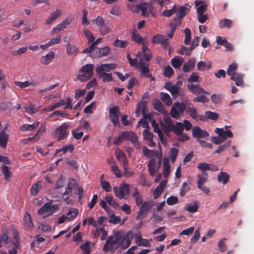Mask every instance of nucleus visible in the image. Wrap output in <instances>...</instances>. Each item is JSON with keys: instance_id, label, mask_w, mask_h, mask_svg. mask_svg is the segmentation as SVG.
Listing matches in <instances>:
<instances>
[{"instance_id": "nucleus-1", "label": "nucleus", "mask_w": 254, "mask_h": 254, "mask_svg": "<svg viewBox=\"0 0 254 254\" xmlns=\"http://www.w3.org/2000/svg\"><path fill=\"white\" fill-rule=\"evenodd\" d=\"M133 237V233L128 231L126 234L122 232L115 233L114 236H110L104 246L106 251H115L118 249L125 250L128 248Z\"/></svg>"}, {"instance_id": "nucleus-2", "label": "nucleus", "mask_w": 254, "mask_h": 254, "mask_svg": "<svg viewBox=\"0 0 254 254\" xmlns=\"http://www.w3.org/2000/svg\"><path fill=\"white\" fill-rule=\"evenodd\" d=\"M137 57L139 59V61L137 58L131 59L129 61L130 64L136 66L140 71L141 75L146 77L149 76V63L144 60L142 53L140 52L138 54Z\"/></svg>"}, {"instance_id": "nucleus-3", "label": "nucleus", "mask_w": 254, "mask_h": 254, "mask_svg": "<svg viewBox=\"0 0 254 254\" xmlns=\"http://www.w3.org/2000/svg\"><path fill=\"white\" fill-rule=\"evenodd\" d=\"M79 72L82 73L78 75L76 78L79 79L81 81H85L90 79L94 75L93 64H87L83 66L79 70Z\"/></svg>"}, {"instance_id": "nucleus-4", "label": "nucleus", "mask_w": 254, "mask_h": 254, "mask_svg": "<svg viewBox=\"0 0 254 254\" xmlns=\"http://www.w3.org/2000/svg\"><path fill=\"white\" fill-rule=\"evenodd\" d=\"M129 185L123 183L119 187H114L113 190L115 195L117 197L120 199H127L129 193Z\"/></svg>"}, {"instance_id": "nucleus-5", "label": "nucleus", "mask_w": 254, "mask_h": 254, "mask_svg": "<svg viewBox=\"0 0 254 254\" xmlns=\"http://www.w3.org/2000/svg\"><path fill=\"white\" fill-rule=\"evenodd\" d=\"M127 7L131 11L134 12L139 13L141 11L142 15L144 16H148L150 10V5L147 2H143L136 5H133L132 3H129L127 4Z\"/></svg>"}, {"instance_id": "nucleus-6", "label": "nucleus", "mask_w": 254, "mask_h": 254, "mask_svg": "<svg viewBox=\"0 0 254 254\" xmlns=\"http://www.w3.org/2000/svg\"><path fill=\"white\" fill-rule=\"evenodd\" d=\"M162 157L160 154L157 159L151 158L147 164L148 170L150 175L153 177L157 173L161 165Z\"/></svg>"}, {"instance_id": "nucleus-7", "label": "nucleus", "mask_w": 254, "mask_h": 254, "mask_svg": "<svg viewBox=\"0 0 254 254\" xmlns=\"http://www.w3.org/2000/svg\"><path fill=\"white\" fill-rule=\"evenodd\" d=\"M68 127L69 126L67 123H63L57 127L56 130L52 132V134L58 140L64 139L67 136L69 132L68 130Z\"/></svg>"}, {"instance_id": "nucleus-8", "label": "nucleus", "mask_w": 254, "mask_h": 254, "mask_svg": "<svg viewBox=\"0 0 254 254\" xmlns=\"http://www.w3.org/2000/svg\"><path fill=\"white\" fill-rule=\"evenodd\" d=\"M141 204L140 210L136 215L137 219H142L147 214L153 205V201H145Z\"/></svg>"}, {"instance_id": "nucleus-9", "label": "nucleus", "mask_w": 254, "mask_h": 254, "mask_svg": "<svg viewBox=\"0 0 254 254\" xmlns=\"http://www.w3.org/2000/svg\"><path fill=\"white\" fill-rule=\"evenodd\" d=\"M186 108V105L183 103H176L172 107L170 112L171 116L175 119H178L181 114L183 113Z\"/></svg>"}, {"instance_id": "nucleus-10", "label": "nucleus", "mask_w": 254, "mask_h": 254, "mask_svg": "<svg viewBox=\"0 0 254 254\" xmlns=\"http://www.w3.org/2000/svg\"><path fill=\"white\" fill-rule=\"evenodd\" d=\"M163 120L164 122L162 121H160V125L161 126V129L165 134H167L172 131L174 125L173 124L171 118L167 115V114H164Z\"/></svg>"}, {"instance_id": "nucleus-11", "label": "nucleus", "mask_w": 254, "mask_h": 254, "mask_svg": "<svg viewBox=\"0 0 254 254\" xmlns=\"http://www.w3.org/2000/svg\"><path fill=\"white\" fill-rule=\"evenodd\" d=\"M182 85V82L178 81L175 84L171 83H167L165 85V88L170 91L174 97H177Z\"/></svg>"}, {"instance_id": "nucleus-12", "label": "nucleus", "mask_w": 254, "mask_h": 254, "mask_svg": "<svg viewBox=\"0 0 254 254\" xmlns=\"http://www.w3.org/2000/svg\"><path fill=\"white\" fill-rule=\"evenodd\" d=\"M230 127V126H226L222 128H216L215 131L225 141L228 137L232 138L233 137L232 132L229 129Z\"/></svg>"}, {"instance_id": "nucleus-13", "label": "nucleus", "mask_w": 254, "mask_h": 254, "mask_svg": "<svg viewBox=\"0 0 254 254\" xmlns=\"http://www.w3.org/2000/svg\"><path fill=\"white\" fill-rule=\"evenodd\" d=\"M6 126L0 123V145L2 148H5L9 138V134L5 129Z\"/></svg>"}, {"instance_id": "nucleus-14", "label": "nucleus", "mask_w": 254, "mask_h": 254, "mask_svg": "<svg viewBox=\"0 0 254 254\" xmlns=\"http://www.w3.org/2000/svg\"><path fill=\"white\" fill-rule=\"evenodd\" d=\"M110 51V48L108 46H106L102 48L97 49L95 51L94 53L90 54V56L92 58H101L108 55Z\"/></svg>"}, {"instance_id": "nucleus-15", "label": "nucleus", "mask_w": 254, "mask_h": 254, "mask_svg": "<svg viewBox=\"0 0 254 254\" xmlns=\"http://www.w3.org/2000/svg\"><path fill=\"white\" fill-rule=\"evenodd\" d=\"M143 154L147 158H152L157 159L158 157L161 154L162 157V151H158V150H149L145 146L142 147Z\"/></svg>"}, {"instance_id": "nucleus-16", "label": "nucleus", "mask_w": 254, "mask_h": 254, "mask_svg": "<svg viewBox=\"0 0 254 254\" xmlns=\"http://www.w3.org/2000/svg\"><path fill=\"white\" fill-rule=\"evenodd\" d=\"M192 136L198 140L199 138H204L209 135L208 132L205 130L201 129L199 127L196 126L194 127L192 129Z\"/></svg>"}, {"instance_id": "nucleus-17", "label": "nucleus", "mask_w": 254, "mask_h": 254, "mask_svg": "<svg viewBox=\"0 0 254 254\" xmlns=\"http://www.w3.org/2000/svg\"><path fill=\"white\" fill-rule=\"evenodd\" d=\"M119 108L117 106H115L110 109L109 118L115 126L119 123Z\"/></svg>"}, {"instance_id": "nucleus-18", "label": "nucleus", "mask_w": 254, "mask_h": 254, "mask_svg": "<svg viewBox=\"0 0 254 254\" xmlns=\"http://www.w3.org/2000/svg\"><path fill=\"white\" fill-rule=\"evenodd\" d=\"M154 43L160 44L165 49L169 47L168 39L164 35H157L155 36L152 40Z\"/></svg>"}, {"instance_id": "nucleus-19", "label": "nucleus", "mask_w": 254, "mask_h": 254, "mask_svg": "<svg viewBox=\"0 0 254 254\" xmlns=\"http://www.w3.org/2000/svg\"><path fill=\"white\" fill-rule=\"evenodd\" d=\"M116 67V64H102L96 68V72L97 74L106 73L109 72Z\"/></svg>"}, {"instance_id": "nucleus-20", "label": "nucleus", "mask_w": 254, "mask_h": 254, "mask_svg": "<svg viewBox=\"0 0 254 254\" xmlns=\"http://www.w3.org/2000/svg\"><path fill=\"white\" fill-rule=\"evenodd\" d=\"M76 181L74 179L70 180L67 186L65 192L63 195V199L64 200H67L68 198L71 196L73 188L76 186Z\"/></svg>"}, {"instance_id": "nucleus-21", "label": "nucleus", "mask_w": 254, "mask_h": 254, "mask_svg": "<svg viewBox=\"0 0 254 254\" xmlns=\"http://www.w3.org/2000/svg\"><path fill=\"white\" fill-rule=\"evenodd\" d=\"M55 56V53L53 51H50L46 55L43 56L41 57L40 62L42 64L44 65L49 64L52 62Z\"/></svg>"}, {"instance_id": "nucleus-22", "label": "nucleus", "mask_w": 254, "mask_h": 254, "mask_svg": "<svg viewBox=\"0 0 254 254\" xmlns=\"http://www.w3.org/2000/svg\"><path fill=\"white\" fill-rule=\"evenodd\" d=\"M151 123L152 125V127L153 128L154 131L157 133L158 135L159 139L161 140V142L164 144H166V141L164 138L163 134L161 130L160 129L158 124L155 122V121L154 120H152L151 121Z\"/></svg>"}, {"instance_id": "nucleus-23", "label": "nucleus", "mask_w": 254, "mask_h": 254, "mask_svg": "<svg viewBox=\"0 0 254 254\" xmlns=\"http://www.w3.org/2000/svg\"><path fill=\"white\" fill-rule=\"evenodd\" d=\"M141 44L142 45V53L143 54V56L142 55V56L143 57L144 60L148 63L151 60V56L150 50L147 47V42L144 41Z\"/></svg>"}, {"instance_id": "nucleus-24", "label": "nucleus", "mask_w": 254, "mask_h": 254, "mask_svg": "<svg viewBox=\"0 0 254 254\" xmlns=\"http://www.w3.org/2000/svg\"><path fill=\"white\" fill-rule=\"evenodd\" d=\"M194 5L196 7L197 13H204L207 9V4L202 0H197L194 2Z\"/></svg>"}, {"instance_id": "nucleus-25", "label": "nucleus", "mask_w": 254, "mask_h": 254, "mask_svg": "<svg viewBox=\"0 0 254 254\" xmlns=\"http://www.w3.org/2000/svg\"><path fill=\"white\" fill-rule=\"evenodd\" d=\"M55 106L57 108H60L61 107L64 106V109L67 108H71V100L69 98H67L66 100L62 99L60 100L58 102H57L54 104Z\"/></svg>"}, {"instance_id": "nucleus-26", "label": "nucleus", "mask_w": 254, "mask_h": 254, "mask_svg": "<svg viewBox=\"0 0 254 254\" xmlns=\"http://www.w3.org/2000/svg\"><path fill=\"white\" fill-rule=\"evenodd\" d=\"M13 241H12V245L14 246V248L8 251L9 254H17V249L19 248V241L18 238V234L17 232H14L13 235Z\"/></svg>"}, {"instance_id": "nucleus-27", "label": "nucleus", "mask_w": 254, "mask_h": 254, "mask_svg": "<svg viewBox=\"0 0 254 254\" xmlns=\"http://www.w3.org/2000/svg\"><path fill=\"white\" fill-rule=\"evenodd\" d=\"M188 87L190 91L194 94H198L201 93L209 94L207 92L205 91L202 87H199L198 85L190 84H189Z\"/></svg>"}, {"instance_id": "nucleus-28", "label": "nucleus", "mask_w": 254, "mask_h": 254, "mask_svg": "<svg viewBox=\"0 0 254 254\" xmlns=\"http://www.w3.org/2000/svg\"><path fill=\"white\" fill-rule=\"evenodd\" d=\"M62 10L59 9H58L55 11L52 12L48 18L46 19L45 24L47 25L51 24L53 21L57 19L62 15Z\"/></svg>"}, {"instance_id": "nucleus-29", "label": "nucleus", "mask_w": 254, "mask_h": 254, "mask_svg": "<svg viewBox=\"0 0 254 254\" xmlns=\"http://www.w3.org/2000/svg\"><path fill=\"white\" fill-rule=\"evenodd\" d=\"M1 239V243L3 242L6 247H10L12 245V242L9 238L8 233L7 230L2 231Z\"/></svg>"}, {"instance_id": "nucleus-30", "label": "nucleus", "mask_w": 254, "mask_h": 254, "mask_svg": "<svg viewBox=\"0 0 254 254\" xmlns=\"http://www.w3.org/2000/svg\"><path fill=\"white\" fill-rule=\"evenodd\" d=\"M211 67V63L208 61H200L197 63V68L198 70H209Z\"/></svg>"}, {"instance_id": "nucleus-31", "label": "nucleus", "mask_w": 254, "mask_h": 254, "mask_svg": "<svg viewBox=\"0 0 254 254\" xmlns=\"http://www.w3.org/2000/svg\"><path fill=\"white\" fill-rule=\"evenodd\" d=\"M152 104L153 105L154 108L156 110L158 111L163 115L167 114L166 111L164 108L163 105L159 100L157 99H154L153 101Z\"/></svg>"}, {"instance_id": "nucleus-32", "label": "nucleus", "mask_w": 254, "mask_h": 254, "mask_svg": "<svg viewBox=\"0 0 254 254\" xmlns=\"http://www.w3.org/2000/svg\"><path fill=\"white\" fill-rule=\"evenodd\" d=\"M186 112L193 119L196 120L197 119V114L196 109L193 105L191 104H189L186 107Z\"/></svg>"}, {"instance_id": "nucleus-33", "label": "nucleus", "mask_w": 254, "mask_h": 254, "mask_svg": "<svg viewBox=\"0 0 254 254\" xmlns=\"http://www.w3.org/2000/svg\"><path fill=\"white\" fill-rule=\"evenodd\" d=\"M190 7L189 5L181 6L179 9L178 13L175 18L181 20V19L190 11Z\"/></svg>"}, {"instance_id": "nucleus-34", "label": "nucleus", "mask_w": 254, "mask_h": 254, "mask_svg": "<svg viewBox=\"0 0 254 254\" xmlns=\"http://www.w3.org/2000/svg\"><path fill=\"white\" fill-rule=\"evenodd\" d=\"M217 180L219 183L225 185L229 180V175L227 173L221 171L218 175Z\"/></svg>"}, {"instance_id": "nucleus-35", "label": "nucleus", "mask_w": 254, "mask_h": 254, "mask_svg": "<svg viewBox=\"0 0 254 254\" xmlns=\"http://www.w3.org/2000/svg\"><path fill=\"white\" fill-rule=\"evenodd\" d=\"M198 208V204L197 201L192 202L187 204L185 206V209L189 212L194 213L197 211Z\"/></svg>"}, {"instance_id": "nucleus-36", "label": "nucleus", "mask_w": 254, "mask_h": 254, "mask_svg": "<svg viewBox=\"0 0 254 254\" xmlns=\"http://www.w3.org/2000/svg\"><path fill=\"white\" fill-rule=\"evenodd\" d=\"M39 125V122L36 121L32 124H24L20 127L22 131H32L34 130Z\"/></svg>"}, {"instance_id": "nucleus-37", "label": "nucleus", "mask_w": 254, "mask_h": 254, "mask_svg": "<svg viewBox=\"0 0 254 254\" xmlns=\"http://www.w3.org/2000/svg\"><path fill=\"white\" fill-rule=\"evenodd\" d=\"M163 167V173L164 177L165 178H167L170 173V169H171V167H170V165L169 163L168 158H164Z\"/></svg>"}, {"instance_id": "nucleus-38", "label": "nucleus", "mask_w": 254, "mask_h": 254, "mask_svg": "<svg viewBox=\"0 0 254 254\" xmlns=\"http://www.w3.org/2000/svg\"><path fill=\"white\" fill-rule=\"evenodd\" d=\"M116 154L117 159L119 161L122 162L123 164L126 165L127 162H128V161L126 157L125 154L119 149H117L116 150Z\"/></svg>"}, {"instance_id": "nucleus-39", "label": "nucleus", "mask_w": 254, "mask_h": 254, "mask_svg": "<svg viewBox=\"0 0 254 254\" xmlns=\"http://www.w3.org/2000/svg\"><path fill=\"white\" fill-rule=\"evenodd\" d=\"M231 79L235 81L237 86H242L243 84V75L238 73L231 76Z\"/></svg>"}, {"instance_id": "nucleus-40", "label": "nucleus", "mask_w": 254, "mask_h": 254, "mask_svg": "<svg viewBox=\"0 0 254 254\" xmlns=\"http://www.w3.org/2000/svg\"><path fill=\"white\" fill-rule=\"evenodd\" d=\"M78 48L73 44L68 43L66 47V52L68 55H76L78 53Z\"/></svg>"}, {"instance_id": "nucleus-41", "label": "nucleus", "mask_w": 254, "mask_h": 254, "mask_svg": "<svg viewBox=\"0 0 254 254\" xmlns=\"http://www.w3.org/2000/svg\"><path fill=\"white\" fill-rule=\"evenodd\" d=\"M195 61L194 59H190L187 63L183 65V70L185 72L190 71L194 66Z\"/></svg>"}, {"instance_id": "nucleus-42", "label": "nucleus", "mask_w": 254, "mask_h": 254, "mask_svg": "<svg viewBox=\"0 0 254 254\" xmlns=\"http://www.w3.org/2000/svg\"><path fill=\"white\" fill-rule=\"evenodd\" d=\"M184 62L183 58L179 56L175 57L171 60V64L172 66L175 68H179Z\"/></svg>"}, {"instance_id": "nucleus-43", "label": "nucleus", "mask_w": 254, "mask_h": 254, "mask_svg": "<svg viewBox=\"0 0 254 254\" xmlns=\"http://www.w3.org/2000/svg\"><path fill=\"white\" fill-rule=\"evenodd\" d=\"M78 213V210L75 208H71L69 209L66 216L67 221H70L74 219Z\"/></svg>"}, {"instance_id": "nucleus-44", "label": "nucleus", "mask_w": 254, "mask_h": 254, "mask_svg": "<svg viewBox=\"0 0 254 254\" xmlns=\"http://www.w3.org/2000/svg\"><path fill=\"white\" fill-rule=\"evenodd\" d=\"M184 129V127L182 123L177 122L176 125H174L172 131H174V133L177 135L181 134L183 133Z\"/></svg>"}, {"instance_id": "nucleus-45", "label": "nucleus", "mask_w": 254, "mask_h": 254, "mask_svg": "<svg viewBox=\"0 0 254 254\" xmlns=\"http://www.w3.org/2000/svg\"><path fill=\"white\" fill-rule=\"evenodd\" d=\"M23 223L25 227L26 228H31L33 227V224L32 222V218L29 213H25L24 217Z\"/></svg>"}, {"instance_id": "nucleus-46", "label": "nucleus", "mask_w": 254, "mask_h": 254, "mask_svg": "<svg viewBox=\"0 0 254 254\" xmlns=\"http://www.w3.org/2000/svg\"><path fill=\"white\" fill-rule=\"evenodd\" d=\"M233 24V21L229 19L224 18L222 19L219 22V27L221 29L224 28H229L231 27Z\"/></svg>"}, {"instance_id": "nucleus-47", "label": "nucleus", "mask_w": 254, "mask_h": 254, "mask_svg": "<svg viewBox=\"0 0 254 254\" xmlns=\"http://www.w3.org/2000/svg\"><path fill=\"white\" fill-rule=\"evenodd\" d=\"M145 108L146 104L145 102L141 101L139 102L137 105L136 116L137 117L139 116L140 112H142V114H144L145 113Z\"/></svg>"}, {"instance_id": "nucleus-48", "label": "nucleus", "mask_w": 254, "mask_h": 254, "mask_svg": "<svg viewBox=\"0 0 254 254\" xmlns=\"http://www.w3.org/2000/svg\"><path fill=\"white\" fill-rule=\"evenodd\" d=\"M131 38L133 41L139 44H141L145 41L141 37L140 35L136 32V30L135 29L132 32Z\"/></svg>"}, {"instance_id": "nucleus-49", "label": "nucleus", "mask_w": 254, "mask_h": 254, "mask_svg": "<svg viewBox=\"0 0 254 254\" xmlns=\"http://www.w3.org/2000/svg\"><path fill=\"white\" fill-rule=\"evenodd\" d=\"M83 34L87 39L89 44L94 41L95 37L89 30L85 28L83 30Z\"/></svg>"}, {"instance_id": "nucleus-50", "label": "nucleus", "mask_w": 254, "mask_h": 254, "mask_svg": "<svg viewBox=\"0 0 254 254\" xmlns=\"http://www.w3.org/2000/svg\"><path fill=\"white\" fill-rule=\"evenodd\" d=\"M207 174L205 172H203L201 174L197 175V185H201L204 184L207 181Z\"/></svg>"}, {"instance_id": "nucleus-51", "label": "nucleus", "mask_w": 254, "mask_h": 254, "mask_svg": "<svg viewBox=\"0 0 254 254\" xmlns=\"http://www.w3.org/2000/svg\"><path fill=\"white\" fill-rule=\"evenodd\" d=\"M160 98L163 102L167 105L170 106L172 103L170 95L165 93L161 92L160 93Z\"/></svg>"}, {"instance_id": "nucleus-52", "label": "nucleus", "mask_w": 254, "mask_h": 254, "mask_svg": "<svg viewBox=\"0 0 254 254\" xmlns=\"http://www.w3.org/2000/svg\"><path fill=\"white\" fill-rule=\"evenodd\" d=\"M105 199L106 201L109 204V205L113 208H117L118 207L119 204L112 196L106 195L105 197Z\"/></svg>"}, {"instance_id": "nucleus-53", "label": "nucleus", "mask_w": 254, "mask_h": 254, "mask_svg": "<svg viewBox=\"0 0 254 254\" xmlns=\"http://www.w3.org/2000/svg\"><path fill=\"white\" fill-rule=\"evenodd\" d=\"M238 66L236 63H233L231 64L229 66L228 69H227V73L228 75L230 76L237 74L236 72Z\"/></svg>"}, {"instance_id": "nucleus-54", "label": "nucleus", "mask_w": 254, "mask_h": 254, "mask_svg": "<svg viewBox=\"0 0 254 254\" xmlns=\"http://www.w3.org/2000/svg\"><path fill=\"white\" fill-rule=\"evenodd\" d=\"M177 11L176 5H174L172 8L170 9L164 10L162 12V15L166 17H170Z\"/></svg>"}, {"instance_id": "nucleus-55", "label": "nucleus", "mask_w": 254, "mask_h": 254, "mask_svg": "<svg viewBox=\"0 0 254 254\" xmlns=\"http://www.w3.org/2000/svg\"><path fill=\"white\" fill-rule=\"evenodd\" d=\"M107 221L113 224H116L120 222L121 218L119 216H117L115 214H112L111 215L107 217Z\"/></svg>"}, {"instance_id": "nucleus-56", "label": "nucleus", "mask_w": 254, "mask_h": 254, "mask_svg": "<svg viewBox=\"0 0 254 254\" xmlns=\"http://www.w3.org/2000/svg\"><path fill=\"white\" fill-rule=\"evenodd\" d=\"M111 171L117 177L121 178L122 176L121 171L118 168V167L116 163H114L111 165Z\"/></svg>"}, {"instance_id": "nucleus-57", "label": "nucleus", "mask_w": 254, "mask_h": 254, "mask_svg": "<svg viewBox=\"0 0 254 254\" xmlns=\"http://www.w3.org/2000/svg\"><path fill=\"white\" fill-rule=\"evenodd\" d=\"M62 40V37L60 35H58L56 37L51 39L48 42L50 47L53 46L55 45L60 44Z\"/></svg>"}, {"instance_id": "nucleus-58", "label": "nucleus", "mask_w": 254, "mask_h": 254, "mask_svg": "<svg viewBox=\"0 0 254 254\" xmlns=\"http://www.w3.org/2000/svg\"><path fill=\"white\" fill-rule=\"evenodd\" d=\"M179 152V149L177 148H172L169 152V156L172 163H174L176 160L177 156Z\"/></svg>"}, {"instance_id": "nucleus-59", "label": "nucleus", "mask_w": 254, "mask_h": 254, "mask_svg": "<svg viewBox=\"0 0 254 254\" xmlns=\"http://www.w3.org/2000/svg\"><path fill=\"white\" fill-rule=\"evenodd\" d=\"M2 172L4 176V179L8 180L11 177V172L10 169L7 166H3L2 167Z\"/></svg>"}, {"instance_id": "nucleus-60", "label": "nucleus", "mask_w": 254, "mask_h": 254, "mask_svg": "<svg viewBox=\"0 0 254 254\" xmlns=\"http://www.w3.org/2000/svg\"><path fill=\"white\" fill-rule=\"evenodd\" d=\"M185 33V37L184 40V43L186 45H188L190 43L191 40V31L190 29L186 28L184 30Z\"/></svg>"}, {"instance_id": "nucleus-61", "label": "nucleus", "mask_w": 254, "mask_h": 254, "mask_svg": "<svg viewBox=\"0 0 254 254\" xmlns=\"http://www.w3.org/2000/svg\"><path fill=\"white\" fill-rule=\"evenodd\" d=\"M41 188V183L39 182L33 185L31 189V193L32 195H36Z\"/></svg>"}, {"instance_id": "nucleus-62", "label": "nucleus", "mask_w": 254, "mask_h": 254, "mask_svg": "<svg viewBox=\"0 0 254 254\" xmlns=\"http://www.w3.org/2000/svg\"><path fill=\"white\" fill-rule=\"evenodd\" d=\"M127 44V41H122L119 39H116L113 43L114 46L120 48H125Z\"/></svg>"}, {"instance_id": "nucleus-63", "label": "nucleus", "mask_w": 254, "mask_h": 254, "mask_svg": "<svg viewBox=\"0 0 254 254\" xmlns=\"http://www.w3.org/2000/svg\"><path fill=\"white\" fill-rule=\"evenodd\" d=\"M181 24V20L177 18H174L170 23L171 31L175 32L177 27Z\"/></svg>"}, {"instance_id": "nucleus-64", "label": "nucleus", "mask_w": 254, "mask_h": 254, "mask_svg": "<svg viewBox=\"0 0 254 254\" xmlns=\"http://www.w3.org/2000/svg\"><path fill=\"white\" fill-rule=\"evenodd\" d=\"M205 115L207 118L214 121L217 120L219 118V115L217 113L211 111L205 112Z\"/></svg>"}]
</instances>
